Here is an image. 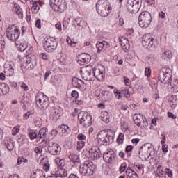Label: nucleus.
I'll use <instances>...</instances> for the list:
<instances>
[{"label": "nucleus", "instance_id": "obj_1", "mask_svg": "<svg viewBox=\"0 0 178 178\" xmlns=\"http://www.w3.org/2000/svg\"><path fill=\"white\" fill-rule=\"evenodd\" d=\"M115 132L113 130H108V132L101 131L97 135V143L100 145H109L115 140Z\"/></svg>", "mask_w": 178, "mask_h": 178}, {"label": "nucleus", "instance_id": "obj_2", "mask_svg": "<svg viewBox=\"0 0 178 178\" xmlns=\"http://www.w3.org/2000/svg\"><path fill=\"white\" fill-rule=\"evenodd\" d=\"M96 10L98 15H100L102 17H106L112 12V6L108 0H99L96 3Z\"/></svg>", "mask_w": 178, "mask_h": 178}, {"label": "nucleus", "instance_id": "obj_3", "mask_svg": "<svg viewBox=\"0 0 178 178\" xmlns=\"http://www.w3.org/2000/svg\"><path fill=\"white\" fill-rule=\"evenodd\" d=\"M151 22H152V17L151 16V13L148 11H143L139 15L138 24L142 29L149 27V24H151Z\"/></svg>", "mask_w": 178, "mask_h": 178}, {"label": "nucleus", "instance_id": "obj_4", "mask_svg": "<svg viewBox=\"0 0 178 178\" xmlns=\"http://www.w3.org/2000/svg\"><path fill=\"white\" fill-rule=\"evenodd\" d=\"M158 79L163 84L169 83L172 80V70L169 67L161 68L159 72Z\"/></svg>", "mask_w": 178, "mask_h": 178}, {"label": "nucleus", "instance_id": "obj_5", "mask_svg": "<svg viewBox=\"0 0 178 178\" xmlns=\"http://www.w3.org/2000/svg\"><path fill=\"white\" fill-rule=\"evenodd\" d=\"M36 104L41 111H45L48 109L49 106V98L44 93H38L35 97Z\"/></svg>", "mask_w": 178, "mask_h": 178}, {"label": "nucleus", "instance_id": "obj_6", "mask_svg": "<svg viewBox=\"0 0 178 178\" xmlns=\"http://www.w3.org/2000/svg\"><path fill=\"white\" fill-rule=\"evenodd\" d=\"M6 37L10 41H17L20 37V32H19V29L15 25L9 26L6 31Z\"/></svg>", "mask_w": 178, "mask_h": 178}, {"label": "nucleus", "instance_id": "obj_7", "mask_svg": "<svg viewBox=\"0 0 178 178\" xmlns=\"http://www.w3.org/2000/svg\"><path fill=\"white\" fill-rule=\"evenodd\" d=\"M79 124L83 127H90L92 124V117L87 112L81 111L78 114Z\"/></svg>", "mask_w": 178, "mask_h": 178}, {"label": "nucleus", "instance_id": "obj_8", "mask_svg": "<svg viewBox=\"0 0 178 178\" xmlns=\"http://www.w3.org/2000/svg\"><path fill=\"white\" fill-rule=\"evenodd\" d=\"M143 0H127V9L129 13H138L141 9Z\"/></svg>", "mask_w": 178, "mask_h": 178}, {"label": "nucleus", "instance_id": "obj_9", "mask_svg": "<svg viewBox=\"0 0 178 178\" xmlns=\"http://www.w3.org/2000/svg\"><path fill=\"white\" fill-rule=\"evenodd\" d=\"M142 44L147 49H155L156 47V40L150 34H146L143 37Z\"/></svg>", "mask_w": 178, "mask_h": 178}, {"label": "nucleus", "instance_id": "obj_10", "mask_svg": "<svg viewBox=\"0 0 178 178\" xmlns=\"http://www.w3.org/2000/svg\"><path fill=\"white\" fill-rule=\"evenodd\" d=\"M44 48L47 52H54L58 48V41L54 37H49L44 42Z\"/></svg>", "mask_w": 178, "mask_h": 178}, {"label": "nucleus", "instance_id": "obj_11", "mask_svg": "<svg viewBox=\"0 0 178 178\" xmlns=\"http://www.w3.org/2000/svg\"><path fill=\"white\" fill-rule=\"evenodd\" d=\"M50 6L54 10L57 12H65L67 8L66 1L65 0H50Z\"/></svg>", "mask_w": 178, "mask_h": 178}, {"label": "nucleus", "instance_id": "obj_12", "mask_svg": "<svg viewBox=\"0 0 178 178\" xmlns=\"http://www.w3.org/2000/svg\"><path fill=\"white\" fill-rule=\"evenodd\" d=\"M95 95L96 97H98L99 99H100V101H102L103 102H109V101H112V99H113V95H112V92L108 90L97 89L95 91Z\"/></svg>", "mask_w": 178, "mask_h": 178}, {"label": "nucleus", "instance_id": "obj_13", "mask_svg": "<svg viewBox=\"0 0 178 178\" xmlns=\"http://www.w3.org/2000/svg\"><path fill=\"white\" fill-rule=\"evenodd\" d=\"M22 66L26 70H33L37 66V57L35 55L26 57L22 63Z\"/></svg>", "mask_w": 178, "mask_h": 178}, {"label": "nucleus", "instance_id": "obj_14", "mask_svg": "<svg viewBox=\"0 0 178 178\" xmlns=\"http://www.w3.org/2000/svg\"><path fill=\"white\" fill-rule=\"evenodd\" d=\"M93 72V67L91 65H87L81 67V75L86 81H91V75Z\"/></svg>", "mask_w": 178, "mask_h": 178}, {"label": "nucleus", "instance_id": "obj_15", "mask_svg": "<svg viewBox=\"0 0 178 178\" xmlns=\"http://www.w3.org/2000/svg\"><path fill=\"white\" fill-rule=\"evenodd\" d=\"M93 75L99 81H102L105 79V67L102 65H98L93 68Z\"/></svg>", "mask_w": 178, "mask_h": 178}, {"label": "nucleus", "instance_id": "obj_16", "mask_svg": "<svg viewBox=\"0 0 178 178\" xmlns=\"http://www.w3.org/2000/svg\"><path fill=\"white\" fill-rule=\"evenodd\" d=\"M47 151L51 155H60L62 147L56 143L49 142L47 147Z\"/></svg>", "mask_w": 178, "mask_h": 178}, {"label": "nucleus", "instance_id": "obj_17", "mask_svg": "<svg viewBox=\"0 0 178 178\" xmlns=\"http://www.w3.org/2000/svg\"><path fill=\"white\" fill-rule=\"evenodd\" d=\"M133 119L135 124L137 125L138 127H147V126H148L147 120L140 113L135 114Z\"/></svg>", "mask_w": 178, "mask_h": 178}, {"label": "nucleus", "instance_id": "obj_18", "mask_svg": "<svg viewBox=\"0 0 178 178\" xmlns=\"http://www.w3.org/2000/svg\"><path fill=\"white\" fill-rule=\"evenodd\" d=\"M103 159L106 163H113L115 162V152L113 149H107L103 154Z\"/></svg>", "mask_w": 178, "mask_h": 178}, {"label": "nucleus", "instance_id": "obj_19", "mask_svg": "<svg viewBox=\"0 0 178 178\" xmlns=\"http://www.w3.org/2000/svg\"><path fill=\"white\" fill-rule=\"evenodd\" d=\"M4 73L7 77H12L15 74V63L10 61L4 65Z\"/></svg>", "mask_w": 178, "mask_h": 178}, {"label": "nucleus", "instance_id": "obj_20", "mask_svg": "<svg viewBox=\"0 0 178 178\" xmlns=\"http://www.w3.org/2000/svg\"><path fill=\"white\" fill-rule=\"evenodd\" d=\"M90 62H91V56L88 54L83 53L78 56L77 63L81 66H84V65L90 63Z\"/></svg>", "mask_w": 178, "mask_h": 178}, {"label": "nucleus", "instance_id": "obj_21", "mask_svg": "<svg viewBox=\"0 0 178 178\" xmlns=\"http://www.w3.org/2000/svg\"><path fill=\"white\" fill-rule=\"evenodd\" d=\"M109 47H111V44L106 41L97 42L96 44V48L98 54L105 52V51H106Z\"/></svg>", "mask_w": 178, "mask_h": 178}, {"label": "nucleus", "instance_id": "obj_22", "mask_svg": "<svg viewBox=\"0 0 178 178\" xmlns=\"http://www.w3.org/2000/svg\"><path fill=\"white\" fill-rule=\"evenodd\" d=\"M72 84L75 88H79V90H86V83L81 79L74 77L72 80Z\"/></svg>", "mask_w": 178, "mask_h": 178}, {"label": "nucleus", "instance_id": "obj_23", "mask_svg": "<svg viewBox=\"0 0 178 178\" xmlns=\"http://www.w3.org/2000/svg\"><path fill=\"white\" fill-rule=\"evenodd\" d=\"M78 142H77V149L78 151H80L82 148H84V146L86 145V140H87V137L86 135L83 134H79L77 136Z\"/></svg>", "mask_w": 178, "mask_h": 178}, {"label": "nucleus", "instance_id": "obj_24", "mask_svg": "<svg viewBox=\"0 0 178 178\" xmlns=\"http://www.w3.org/2000/svg\"><path fill=\"white\" fill-rule=\"evenodd\" d=\"M89 154L92 159H99L101 158V152H99V147L93 146L90 150Z\"/></svg>", "mask_w": 178, "mask_h": 178}, {"label": "nucleus", "instance_id": "obj_25", "mask_svg": "<svg viewBox=\"0 0 178 178\" xmlns=\"http://www.w3.org/2000/svg\"><path fill=\"white\" fill-rule=\"evenodd\" d=\"M120 42L123 51H124V52H127L130 49V42H129V39L123 36L120 37Z\"/></svg>", "mask_w": 178, "mask_h": 178}, {"label": "nucleus", "instance_id": "obj_26", "mask_svg": "<svg viewBox=\"0 0 178 178\" xmlns=\"http://www.w3.org/2000/svg\"><path fill=\"white\" fill-rule=\"evenodd\" d=\"M75 23L76 30H83L87 26V22L81 17L76 18Z\"/></svg>", "mask_w": 178, "mask_h": 178}, {"label": "nucleus", "instance_id": "obj_27", "mask_svg": "<svg viewBox=\"0 0 178 178\" xmlns=\"http://www.w3.org/2000/svg\"><path fill=\"white\" fill-rule=\"evenodd\" d=\"M33 2L31 7V12L33 13L37 14L40 12V7L42 6V1L40 0H31Z\"/></svg>", "mask_w": 178, "mask_h": 178}, {"label": "nucleus", "instance_id": "obj_28", "mask_svg": "<svg viewBox=\"0 0 178 178\" xmlns=\"http://www.w3.org/2000/svg\"><path fill=\"white\" fill-rule=\"evenodd\" d=\"M85 163L86 166L88 176H91L92 175H94V172H95V165H94V163L88 161H85Z\"/></svg>", "mask_w": 178, "mask_h": 178}, {"label": "nucleus", "instance_id": "obj_29", "mask_svg": "<svg viewBox=\"0 0 178 178\" xmlns=\"http://www.w3.org/2000/svg\"><path fill=\"white\" fill-rule=\"evenodd\" d=\"M31 178H45V173L42 170H35L31 173Z\"/></svg>", "mask_w": 178, "mask_h": 178}, {"label": "nucleus", "instance_id": "obj_30", "mask_svg": "<svg viewBox=\"0 0 178 178\" xmlns=\"http://www.w3.org/2000/svg\"><path fill=\"white\" fill-rule=\"evenodd\" d=\"M12 11L15 15H17V16H19V17H23V11L22 10V8H20V6L17 3H14L13 5Z\"/></svg>", "mask_w": 178, "mask_h": 178}, {"label": "nucleus", "instance_id": "obj_31", "mask_svg": "<svg viewBox=\"0 0 178 178\" xmlns=\"http://www.w3.org/2000/svg\"><path fill=\"white\" fill-rule=\"evenodd\" d=\"M4 144L8 151H13L15 147V141L11 138H7L4 140Z\"/></svg>", "mask_w": 178, "mask_h": 178}, {"label": "nucleus", "instance_id": "obj_32", "mask_svg": "<svg viewBox=\"0 0 178 178\" xmlns=\"http://www.w3.org/2000/svg\"><path fill=\"white\" fill-rule=\"evenodd\" d=\"M70 129L67 125H63L59 128L60 136H66L70 133Z\"/></svg>", "mask_w": 178, "mask_h": 178}, {"label": "nucleus", "instance_id": "obj_33", "mask_svg": "<svg viewBox=\"0 0 178 178\" xmlns=\"http://www.w3.org/2000/svg\"><path fill=\"white\" fill-rule=\"evenodd\" d=\"M100 118L104 123H109L111 122V115L106 111H103L101 113Z\"/></svg>", "mask_w": 178, "mask_h": 178}, {"label": "nucleus", "instance_id": "obj_34", "mask_svg": "<svg viewBox=\"0 0 178 178\" xmlns=\"http://www.w3.org/2000/svg\"><path fill=\"white\" fill-rule=\"evenodd\" d=\"M142 148H145L148 156H152V155H154V152H155V151H154V148L152 147V145L150 143H145Z\"/></svg>", "mask_w": 178, "mask_h": 178}, {"label": "nucleus", "instance_id": "obj_35", "mask_svg": "<svg viewBox=\"0 0 178 178\" xmlns=\"http://www.w3.org/2000/svg\"><path fill=\"white\" fill-rule=\"evenodd\" d=\"M126 175L129 178H138V175H137V172L133 170V169H131L130 167L127 168Z\"/></svg>", "mask_w": 178, "mask_h": 178}, {"label": "nucleus", "instance_id": "obj_36", "mask_svg": "<svg viewBox=\"0 0 178 178\" xmlns=\"http://www.w3.org/2000/svg\"><path fill=\"white\" fill-rule=\"evenodd\" d=\"M67 176V171L65 168H60L56 172V177H66Z\"/></svg>", "mask_w": 178, "mask_h": 178}, {"label": "nucleus", "instance_id": "obj_37", "mask_svg": "<svg viewBox=\"0 0 178 178\" xmlns=\"http://www.w3.org/2000/svg\"><path fill=\"white\" fill-rule=\"evenodd\" d=\"M68 158L71 162H73V163H80V156L76 153H71Z\"/></svg>", "mask_w": 178, "mask_h": 178}, {"label": "nucleus", "instance_id": "obj_38", "mask_svg": "<svg viewBox=\"0 0 178 178\" xmlns=\"http://www.w3.org/2000/svg\"><path fill=\"white\" fill-rule=\"evenodd\" d=\"M172 51L170 50H165L161 54V58L164 60H170L172 59Z\"/></svg>", "mask_w": 178, "mask_h": 178}, {"label": "nucleus", "instance_id": "obj_39", "mask_svg": "<svg viewBox=\"0 0 178 178\" xmlns=\"http://www.w3.org/2000/svg\"><path fill=\"white\" fill-rule=\"evenodd\" d=\"M170 88L173 92L177 93L178 92V80L174 79L170 83Z\"/></svg>", "mask_w": 178, "mask_h": 178}, {"label": "nucleus", "instance_id": "obj_40", "mask_svg": "<svg viewBox=\"0 0 178 178\" xmlns=\"http://www.w3.org/2000/svg\"><path fill=\"white\" fill-rule=\"evenodd\" d=\"M79 173L81 176H87V168L86 165V161L81 164L79 167Z\"/></svg>", "mask_w": 178, "mask_h": 178}, {"label": "nucleus", "instance_id": "obj_41", "mask_svg": "<svg viewBox=\"0 0 178 178\" xmlns=\"http://www.w3.org/2000/svg\"><path fill=\"white\" fill-rule=\"evenodd\" d=\"M47 128H42L38 133V138H45L47 137Z\"/></svg>", "mask_w": 178, "mask_h": 178}, {"label": "nucleus", "instance_id": "obj_42", "mask_svg": "<svg viewBox=\"0 0 178 178\" xmlns=\"http://www.w3.org/2000/svg\"><path fill=\"white\" fill-rule=\"evenodd\" d=\"M60 111L56 108H54L51 113V116H53V119H58L59 118V115Z\"/></svg>", "mask_w": 178, "mask_h": 178}, {"label": "nucleus", "instance_id": "obj_43", "mask_svg": "<svg viewBox=\"0 0 178 178\" xmlns=\"http://www.w3.org/2000/svg\"><path fill=\"white\" fill-rule=\"evenodd\" d=\"M17 141L19 144H24L27 141V138L24 135H18Z\"/></svg>", "mask_w": 178, "mask_h": 178}, {"label": "nucleus", "instance_id": "obj_44", "mask_svg": "<svg viewBox=\"0 0 178 178\" xmlns=\"http://www.w3.org/2000/svg\"><path fill=\"white\" fill-rule=\"evenodd\" d=\"M113 94L115 95V97L116 98V99H122V90H119L118 89H114L113 90Z\"/></svg>", "mask_w": 178, "mask_h": 178}, {"label": "nucleus", "instance_id": "obj_45", "mask_svg": "<svg viewBox=\"0 0 178 178\" xmlns=\"http://www.w3.org/2000/svg\"><path fill=\"white\" fill-rule=\"evenodd\" d=\"M30 140H35V138H38V135H37V133L34 132L33 131H31L28 134Z\"/></svg>", "mask_w": 178, "mask_h": 178}, {"label": "nucleus", "instance_id": "obj_46", "mask_svg": "<svg viewBox=\"0 0 178 178\" xmlns=\"http://www.w3.org/2000/svg\"><path fill=\"white\" fill-rule=\"evenodd\" d=\"M123 141H124V134L120 133V134L117 138V143L118 144H123Z\"/></svg>", "mask_w": 178, "mask_h": 178}, {"label": "nucleus", "instance_id": "obj_47", "mask_svg": "<svg viewBox=\"0 0 178 178\" xmlns=\"http://www.w3.org/2000/svg\"><path fill=\"white\" fill-rule=\"evenodd\" d=\"M20 132V125H17L13 127L12 130V135L16 136V134H19Z\"/></svg>", "mask_w": 178, "mask_h": 178}, {"label": "nucleus", "instance_id": "obj_48", "mask_svg": "<svg viewBox=\"0 0 178 178\" xmlns=\"http://www.w3.org/2000/svg\"><path fill=\"white\" fill-rule=\"evenodd\" d=\"M18 86L24 90V91H29V86L24 83V82H19Z\"/></svg>", "mask_w": 178, "mask_h": 178}, {"label": "nucleus", "instance_id": "obj_49", "mask_svg": "<svg viewBox=\"0 0 178 178\" xmlns=\"http://www.w3.org/2000/svg\"><path fill=\"white\" fill-rule=\"evenodd\" d=\"M126 169H127V164L126 163H123L120 166V168H119L120 173H123V172H124V170H126Z\"/></svg>", "mask_w": 178, "mask_h": 178}, {"label": "nucleus", "instance_id": "obj_50", "mask_svg": "<svg viewBox=\"0 0 178 178\" xmlns=\"http://www.w3.org/2000/svg\"><path fill=\"white\" fill-rule=\"evenodd\" d=\"M134 169H136V170L137 172H141V170H143L144 169V165H143L137 164V165H134Z\"/></svg>", "mask_w": 178, "mask_h": 178}, {"label": "nucleus", "instance_id": "obj_51", "mask_svg": "<svg viewBox=\"0 0 178 178\" xmlns=\"http://www.w3.org/2000/svg\"><path fill=\"white\" fill-rule=\"evenodd\" d=\"M67 42L68 45H71V47H76V44H77V42L70 40V38H67Z\"/></svg>", "mask_w": 178, "mask_h": 178}, {"label": "nucleus", "instance_id": "obj_52", "mask_svg": "<svg viewBox=\"0 0 178 178\" xmlns=\"http://www.w3.org/2000/svg\"><path fill=\"white\" fill-rule=\"evenodd\" d=\"M165 173L168 176V177H173V171L170 168H165Z\"/></svg>", "mask_w": 178, "mask_h": 178}, {"label": "nucleus", "instance_id": "obj_53", "mask_svg": "<svg viewBox=\"0 0 178 178\" xmlns=\"http://www.w3.org/2000/svg\"><path fill=\"white\" fill-rule=\"evenodd\" d=\"M156 175H163V168L159 165L157 167V173Z\"/></svg>", "mask_w": 178, "mask_h": 178}, {"label": "nucleus", "instance_id": "obj_54", "mask_svg": "<svg viewBox=\"0 0 178 178\" xmlns=\"http://www.w3.org/2000/svg\"><path fill=\"white\" fill-rule=\"evenodd\" d=\"M121 92L126 98H130V92L129 91V90H121Z\"/></svg>", "mask_w": 178, "mask_h": 178}, {"label": "nucleus", "instance_id": "obj_55", "mask_svg": "<svg viewBox=\"0 0 178 178\" xmlns=\"http://www.w3.org/2000/svg\"><path fill=\"white\" fill-rule=\"evenodd\" d=\"M145 74L147 77H151V68L146 67L145 70Z\"/></svg>", "mask_w": 178, "mask_h": 178}, {"label": "nucleus", "instance_id": "obj_56", "mask_svg": "<svg viewBox=\"0 0 178 178\" xmlns=\"http://www.w3.org/2000/svg\"><path fill=\"white\" fill-rule=\"evenodd\" d=\"M147 63L149 65H154V63H155V58H154L153 56L148 57V58H147Z\"/></svg>", "mask_w": 178, "mask_h": 178}, {"label": "nucleus", "instance_id": "obj_57", "mask_svg": "<svg viewBox=\"0 0 178 178\" xmlns=\"http://www.w3.org/2000/svg\"><path fill=\"white\" fill-rule=\"evenodd\" d=\"M21 102L22 104H24V105H26V104H29L30 102V100H29V98L26 96H23Z\"/></svg>", "mask_w": 178, "mask_h": 178}, {"label": "nucleus", "instance_id": "obj_58", "mask_svg": "<svg viewBox=\"0 0 178 178\" xmlns=\"http://www.w3.org/2000/svg\"><path fill=\"white\" fill-rule=\"evenodd\" d=\"M20 162H24V163H27V162H29V160L24 158H19L17 160V165H20Z\"/></svg>", "mask_w": 178, "mask_h": 178}, {"label": "nucleus", "instance_id": "obj_59", "mask_svg": "<svg viewBox=\"0 0 178 178\" xmlns=\"http://www.w3.org/2000/svg\"><path fill=\"white\" fill-rule=\"evenodd\" d=\"M71 95L72 97V98H75L77 99L79 98V92L76 91V90H73L71 93Z\"/></svg>", "mask_w": 178, "mask_h": 178}, {"label": "nucleus", "instance_id": "obj_60", "mask_svg": "<svg viewBox=\"0 0 178 178\" xmlns=\"http://www.w3.org/2000/svg\"><path fill=\"white\" fill-rule=\"evenodd\" d=\"M55 163L58 165V166H60V165H62V159L56 157L55 159Z\"/></svg>", "mask_w": 178, "mask_h": 178}, {"label": "nucleus", "instance_id": "obj_61", "mask_svg": "<svg viewBox=\"0 0 178 178\" xmlns=\"http://www.w3.org/2000/svg\"><path fill=\"white\" fill-rule=\"evenodd\" d=\"M161 149L164 154H166L169 151V147L167 145H163Z\"/></svg>", "mask_w": 178, "mask_h": 178}, {"label": "nucleus", "instance_id": "obj_62", "mask_svg": "<svg viewBox=\"0 0 178 178\" xmlns=\"http://www.w3.org/2000/svg\"><path fill=\"white\" fill-rule=\"evenodd\" d=\"M55 27L58 31H62V24L60 22H57L55 24Z\"/></svg>", "mask_w": 178, "mask_h": 178}, {"label": "nucleus", "instance_id": "obj_63", "mask_svg": "<svg viewBox=\"0 0 178 178\" xmlns=\"http://www.w3.org/2000/svg\"><path fill=\"white\" fill-rule=\"evenodd\" d=\"M42 125V122H41V120H35V126L36 127H40Z\"/></svg>", "mask_w": 178, "mask_h": 178}, {"label": "nucleus", "instance_id": "obj_64", "mask_svg": "<svg viewBox=\"0 0 178 178\" xmlns=\"http://www.w3.org/2000/svg\"><path fill=\"white\" fill-rule=\"evenodd\" d=\"M34 152L35 154H42V148H41V147H35L34 149Z\"/></svg>", "mask_w": 178, "mask_h": 178}]
</instances>
